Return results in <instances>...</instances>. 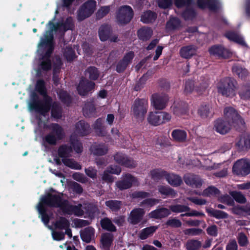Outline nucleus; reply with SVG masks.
<instances>
[{"label":"nucleus","mask_w":250,"mask_h":250,"mask_svg":"<svg viewBox=\"0 0 250 250\" xmlns=\"http://www.w3.org/2000/svg\"><path fill=\"white\" fill-rule=\"evenodd\" d=\"M64 55L69 61L72 60L75 57L74 52L70 47H66L64 50Z\"/></svg>","instance_id":"obj_57"},{"label":"nucleus","mask_w":250,"mask_h":250,"mask_svg":"<svg viewBox=\"0 0 250 250\" xmlns=\"http://www.w3.org/2000/svg\"><path fill=\"white\" fill-rule=\"evenodd\" d=\"M170 213V212L168 209L161 208L151 211L148 214V216L153 218H161L168 216Z\"/></svg>","instance_id":"obj_25"},{"label":"nucleus","mask_w":250,"mask_h":250,"mask_svg":"<svg viewBox=\"0 0 250 250\" xmlns=\"http://www.w3.org/2000/svg\"><path fill=\"white\" fill-rule=\"evenodd\" d=\"M63 195L61 193L57 194L53 189L51 192L46 193L41 198L40 202L37 206L38 211L41 216L42 221L47 226L49 218L46 213L45 206L60 208L64 213L81 216L86 214L85 217L93 218L99 214L96 207L89 204H79L77 205H72L68 202L63 199Z\"/></svg>","instance_id":"obj_1"},{"label":"nucleus","mask_w":250,"mask_h":250,"mask_svg":"<svg viewBox=\"0 0 250 250\" xmlns=\"http://www.w3.org/2000/svg\"><path fill=\"white\" fill-rule=\"evenodd\" d=\"M184 179L186 184L193 188H199L203 184L201 178L198 176L193 174H186L185 175Z\"/></svg>","instance_id":"obj_19"},{"label":"nucleus","mask_w":250,"mask_h":250,"mask_svg":"<svg viewBox=\"0 0 250 250\" xmlns=\"http://www.w3.org/2000/svg\"><path fill=\"white\" fill-rule=\"evenodd\" d=\"M157 229V227L154 226L143 229L140 234V238L143 240L146 239L155 232Z\"/></svg>","instance_id":"obj_38"},{"label":"nucleus","mask_w":250,"mask_h":250,"mask_svg":"<svg viewBox=\"0 0 250 250\" xmlns=\"http://www.w3.org/2000/svg\"><path fill=\"white\" fill-rule=\"evenodd\" d=\"M224 114L225 117L228 120L231 121V123L234 126L237 125H244V121L241 118L238 113L233 108L231 107H226L224 110Z\"/></svg>","instance_id":"obj_14"},{"label":"nucleus","mask_w":250,"mask_h":250,"mask_svg":"<svg viewBox=\"0 0 250 250\" xmlns=\"http://www.w3.org/2000/svg\"><path fill=\"white\" fill-rule=\"evenodd\" d=\"M55 228L64 229L69 227V222L65 218L61 217L54 224Z\"/></svg>","instance_id":"obj_34"},{"label":"nucleus","mask_w":250,"mask_h":250,"mask_svg":"<svg viewBox=\"0 0 250 250\" xmlns=\"http://www.w3.org/2000/svg\"><path fill=\"white\" fill-rule=\"evenodd\" d=\"M51 115L52 117L55 119H59L62 116V112L56 103L53 104L51 109Z\"/></svg>","instance_id":"obj_48"},{"label":"nucleus","mask_w":250,"mask_h":250,"mask_svg":"<svg viewBox=\"0 0 250 250\" xmlns=\"http://www.w3.org/2000/svg\"><path fill=\"white\" fill-rule=\"evenodd\" d=\"M48 128L51 132L45 137V140L49 144L55 145L58 141L63 137V129L57 124H52L48 126Z\"/></svg>","instance_id":"obj_9"},{"label":"nucleus","mask_w":250,"mask_h":250,"mask_svg":"<svg viewBox=\"0 0 250 250\" xmlns=\"http://www.w3.org/2000/svg\"><path fill=\"white\" fill-rule=\"evenodd\" d=\"M89 130V126L84 121H80L76 125V133L81 136L86 135Z\"/></svg>","instance_id":"obj_27"},{"label":"nucleus","mask_w":250,"mask_h":250,"mask_svg":"<svg viewBox=\"0 0 250 250\" xmlns=\"http://www.w3.org/2000/svg\"><path fill=\"white\" fill-rule=\"evenodd\" d=\"M110 34V27L107 25H102L99 30V35L102 41L107 40Z\"/></svg>","instance_id":"obj_32"},{"label":"nucleus","mask_w":250,"mask_h":250,"mask_svg":"<svg viewBox=\"0 0 250 250\" xmlns=\"http://www.w3.org/2000/svg\"><path fill=\"white\" fill-rule=\"evenodd\" d=\"M71 144L73 147L74 150L77 153H80L82 151V146L78 140L74 139V136L72 135L70 138Z\"/></svg>","instance_id":"obj_49"},{"label":"nucleus","mask_w":250,"mask_h":250,"mask_svg":"<svg viewBox=\"0 0 250 250\" xmlns=\"http://www.w3.org/2000/svg\"><path fill=\"white\" fill-rule=\"evenodd\" d=\"M151 175L154 179L164 177L169 184L173 187L179 186L182 183L181 177L174 173H169L159 170H154L151 172Z\"/></svg>","instance_id":"obj_6"},{"label":"nucleus","mask_w":250,"mask_h":250,"mask_svg":"<svg viewBox=\"0 0 250 250\" xmlns=\"http://www.w3.org/2000/svg\"><path fill=\"white\" fill-rule=\"evenodd\" d=\"M121 171V168L116 166H112L108 167L102 175V179L108 182H112L114 180L112 174H119Z\"/></svg>","instance_id":"obj_18"},{"label":"nucleus","mask_w":250,"mask_h":250,"mask_svg":"<svg viewBox=\"0 0 250 250\" xmlns=\"http://www.w3.org/2000/svg\"><path fill=\"white\" fill-rule=\"evenodd\" d=\"M114 159L119 164L124 165L125 167H133L135 166L134 163L122 153H117L114 156Z\"/></svg>","instance_id":"obj_23"},{"label":"nucleus","mask_w":250,"mask_h":250,"mask_svg":"<svg viewBox=\"0 0 250 250\" xmlns=\"http://www.w3.org/2000/svg\"><path fill=\"white\" fill-rule=\"evenodd\" d=\"M96 6V2L93 0H89L85 2L78 14V19L82 21L89 17L95 11Z\"/></svg>","instance_id":"obj_11"},{"label":"nucleus","mask_w":250,"mask_h":250,"mask_svg":"<svg viewBox=\"0 0 250 250\" xmlns=\"http://www.w3.org/2000/svg\"><path fill=\"white\" fill-rule=\"evenodd\" d=\"M218 92L226 97H232L236 94V83L230 78L221 80L217 84Z\"/></svg>","instance_id":"obj_5"},{"label":"nucleus","mask_w":250,"mask_h":250,"mask_svg":"<svg viewBox=\"0 0 250 250\" xmlns=\"http://www.w3.org/2000/svg\"><path fill=\"white\" fill-rule=\"evenodd\" d=\"M198 114L203 118H207L211 115V108L209 105H202L198 109Z\"/></svg>","instance_id":"obj_37"},{"label":"nucleus","mask_w":250,"mask_h":250,"mask_svg":"<svg viewBox=\"0 0 250 250\" xmlns=\"http://www.w3.org/2000/svg\"><path fill=\"white\" fill-rule=\"evenodd\" d=\"M73 178L76 181L82 182L85 183L87 181V179L81 173L76 172L73 174Z\"/></svg>","instance_id":"obj_62"},{"label":"nucleus","mask_w":250,"mask_h":250,"mask_svg":"<svg viewBox=\"0 0 250 250\" xmlns=\"http://www.w3.org/2000/svg\"><path fill=\"white\" fill-rule=\"evenodd\" d=\"M72 149L71 147L66 145H62L58 149V155L60 159L55 158L54 161L57 165H60L62 162L65 166L75 169H81V166L73 159L69 158Z\"/></svg>","instance_id":"obj_4"},{"label":"nucleus","mask_w":250,"mask_h":250,"mask_svg":"<svg viewBox=\"0 0 250 250\" xmlns=\"http://www.w3.org/2000/svg\"><path fill=\"white\" fill-rule=\"evenodd\" d=\"M103 121L101 119H98L93 125L95 131L99 135H104V127H103Z\"/></svg>","instance_id":"obj_44"},{"label":"nucleus","mask_w":250,"mask_h":250,"mask_svg":"<svg viewBox=\"0 0 250 250\" xmlns=\"http://www.w3.org/2000/svg\"><path fill=\"white\" fill-rule=\"evenodd\" d=\"M152 35V30L148 27H144L138 31V36L140 39L143 41L148 40Z\"/></svg>","instance_id":"obj_28"},{"label":"nucleus","mask_w":250,"mask_h":250,"mask_svg":"<svg viewBox=\"0 0 250 250\" xmlns=\"http://www.w3.org/2000/svg\"><path fill=\"white\" fill-rule=\"evenodd\" d=\"M168 101V97L166 94H154L151 98V105L155 109L162 110L166 107Z\"/></svg>","instance_id":"obj_12"},{"label":"nucleus","mask_w":250,"mask_h":250,"mask_svg":"<svg viewBox=\"0 0 250 250\" xmlns=\"http://www.w3.org/2000/svg\"><path fill=\"white\" fill-rule=\"evenodd\" d=\"M202 232V229L196 228L188 229L184 230L185 234L191 236L199 235Z\"/></svg>","instance_id":"obj_55"},{"label":"nucleus","mask_w":250,"mask_h":250,"mask_svg":"<svg viewBox=\"0 0 250 250\" xmlns=\"http://www.w3.org/2000/svg\"><path fill=\"white\" fill-rule=\"evenodd\" d=\"M54 64V77L53 80L55 83H57L58 78L55 76V73L59 72L62 65V62L59 57H56Z\"/></svg>","instance_id":"obj_46"},{"label":"nucleus","mask_w":250,"mask_h":250,"mask_svg":"<svg viewBox=\"0 0 250 250\" xmlns=\"http://www.w3.org/2000/svg\"><path fill=\"white\" fill-rule=\"evenodd\" d=\"M136 183L137 180L135 178L127 174L124 176L123 180L117 182L116 185L119 189H125L129 188Z\"/></svg>","instance_id":"obj_15"},{"label":"nucleus","mask_w":250,"mask_h":250,"mask_svg":"<svg viewBox=\"0 0 250 250\" xmlns=\"http://www.w3.org/2000/svg\"><path fill=\"white\" fill-rule=\"evenodd\" d=\"M73 27V23L71 18L66 19L64 23H58L57 25L54 24L52 21L48 23L47 25L48 31L46 32L44 37L41 39L40 42L38 45V53L41 56L42 55V57L39 62L37 76L41 75V70L46 71L51 68L49 57L53 50V33H63L68 30L72 29Z\"/></svg>","instance_id":"obj_2"},{"label":"nucleus","mask_w":250,"mask_h":250,"mask_svg":"<svg viewBox=\"0 0 250 250\" xmlns=\"http://www.w3.org/2000/svg\"><path fill=\"white\" fill-rule=\"evenodd\" d=\"M110 7L109 6H103L100 8L96 13L98 19H101L106 16L109 12Z\"/></svg>","instance_id":"obj_51"},{"label":"nucleus","mask_w":250,"mask_h":250,"mask_svg":"<svg viewBox=\"0 0 250 250\" xmlns=\"http://www.w3.org/2000/svg\"><path fill=\"white\" fill-rule=\"evenodd\" d=\"M36 90L43 96V101H37L36 95L33 93L31 95L32 101L28 103V107L30 110H35L40 113L42 117L45 118L46 114H47L50 109L51 99L46 94L44 83L42 80L37 81L36 85Z\"/></svg>","instance_id":"obj_3"},{"label":"nucleus","mask_w":250,"mask_h":250,"mask_svg":"<svg viewBox=\"0 0 250 250\" xmlns=\"http://www.w3.org/2000/svg\"><path fill=\"white\" fill-rule=\"evenodd\" d=\"M219 190L214 187L210 186L203 191L202 195L205 196H213L219 194Z\"/></svg>","instance_id":"obj_42"},{"label":"nucleus","mask_w":250,"mask_h":250,"mask_svg":"<svg viewBox=\"0 0 250 250\" xmlns=\"http://www.w3.org/2000/svg\"><path fill=\"white\" fill-rule=\"evenodd\" d=\"M145 211L143 209L140 208L133 209L130 213L128 221L134 225L139 223L142 220Z\"/></svg>","instance_id":"obj_20"},{"label":"nucleus","mask_w":250,"mask_h":250,"mask_svg":"<svg viewBox=\"0 0 250 250\" xmlns=\"http://www.w3.org/2000/svg\"><path fill=\"white\" fill-rule=\"evenodd\" d=\"M112 241L113 235L111 234L106 233L103 234L101 240L102 247L105 250L108 249Z\"/></svg>","instance_id":"obj_31"},{"label":"nucleus","mask_w":250,"mask_h":250,"mask_svg":"<svg viewBox=\"0 0 250 250\" xmlns=\"http://www.w3.org/2000/svg\"><path fill=\"white\" fill-rule=\"evenodd\" d=\"M156 18V14L150 11L144 12L141 17V21L145 23L152 22Z\"/></svg>","instance_id":"obj_33"},{"label":"nucleus","mask_w":250,"mask_h":250,"mask_svg":"<svg viewBox=\"0 0 250 250\" xmlns=\"http://www.w3.org/2000/svg\"><path fill=\"white\" fill-rule=\"evenodd\" d=\"M208 51L210 55L219 57L227 58L230 55V52L222 46H212L209 48Z\"/></svg>","instance_id":"obj_17"},{"label":"nucleus","mask_w":250,"mask_h":250,"mask_svg":"<svg viewBox=\"0 0 250 250\" xmlns=\"http://www.w3.org/2000/svg\"><path fill=\"white\" fill-rule=\"evenodd\" d=\"M94 235V230L91 227H88L82 231L81 236L82 240L86 242L89 243L93 238Z\"/></svg>","instance_id":"obj_26"},{"label":"nucleus","mask_w":250,"mask_h":250,"mask_svg":"<svg viewBox=\"0 0 250 250\" xmlns=\"http://www.w3.org/2000/svg\"><path fill=\"white\" fill-rule=\"evenodd\" d=\"M133 15V10L130 6H121L117 13V22L120 25L126 24L131 20Z\"/></svg>","instance_id":"obj_10"},{"label":"nucleus","mask_w":250,"mask_h":250,"mask_svg":"<svg viewBox=\"0 0 250 250\" xmlns=\"http://www.w3.org/2000/svg\"><path fill=\"white\" fill-rule=\"evenodd\" d=\"M167 225L172 227H179L182 223L180 221L176 218H172L168 220L167 222Z\"/></svg>","instance_id":"obj_58"},{"label":"nucleus","mask_w":250,"mask_h":250,"mask_svg":"<svg viewBox=\"0 0 250 250\" xmlns=\"http://www.w3.org/2000/svg\"><path fill=\"white\" fill-rule=\"evenodd\" d=\"M226 37L229 40L233 41L239 44L244 45L245 43L243 38L240 35L234 32H228L226 34Z\"/></svg>","instance_id":"obj_36"},{"label":"nucleus","mask_w":250,"mask_h":250,"mask_svg":"<svg viewBox=\"0 0 250 250\" xmlns=\"http://www.w3.org/2000/svg\"><path fill=\"white\" fill-rule=\"evenodd\" d=\"M210 213L212 216L217 219L226 218L228 216L226 213L219 210H212Z\"/></svg>","instance_id":"obj_56"},{"label":"nucleus","mask_w":250,"mask_h":250,"mask_svg":"<svg viewBox=\"0 0 250 250\" xmlns=\"http://www.w3.org/2000/svg\"><path fill=\"white\" fill-rule=\"evenodd\" d=\"M231 195L235 200L238 203H244L246 202V198L240 192L235 191L231 192Z\"/></svg>","instance_id":"obj_54"},{"label":"nucleus","mask_w":250,"mask_h":250,"mask_svg":"<svg viewBox=\"0 0 250 250\" xmlns=\"http://www.w3.org/2000/svg\"><path fill=\"white\" fill-rule=\"evenodd\" d=\"M209 80L207 77H202L200 80V86L197 89L199 92H201L206 89L208 85Z\"/></svg>","instance_id":"obj_52"},{"label":"nucleus","mask_w":250,"mask_h":250,"mask_svg":"<svg viewBox=\"0 0 250 250\" xmlns=\"http://www.w3.org/2000/svg\"><path fill=\"white\" fill-rule=\"evenodd\" d=\"M158 3L159 7L167 8L171 5L172 0H159Z\"/></svg>","instance_id":"obj_63"},{"label":"nucleus","mask_w":250,"mask_h":250,"mask_svg":"<svg viewBox=\"0 0 250 250\" xmlns=\"http://www.w3.org/2000/svg\"><path fill=\"white\" fill-rule=\"evenodd\" d=\"M240 96L242 99L245 100L250 98V83L243 87L240 93Z\"/></svg>","instance_id":"obj_53"},{"label":"nucleus","mask_w":250,"mask_h":250,"mask_svg":"<svg viewBox=\"0 0 250 250\" xmlns=\"http://www.w3.org/2000/svg\"><path fill=\"white\" fill-rule=\"evenodd\" d=\"M148 106V102L146 100H136L132 106L131 112L136 119L142 121L147 112Z\"/></svg>","instance_id":"obj_7"},{"label":"nucleus","mask_w":250,"mask_h":250,"mask_svg":"<svg viewBox=\"0 0 250 250\" xmlns=\"http://www.w3.org/2000/svg\"><path fill=\"white\" fill-rule=\"evenodd\" d=\"M52 235L53 239L57 241H60L64 238V233L62 232L52 230Z\"/></svg>","instance_id":"obj_60"},{"label":"nucleus","mask_w":250,"mask_h":250,"mask_svg":"<svg viewBox=\"0 0 250 250\" xmlns=\"http://www.w3.org/2000/svg\"><path fill=\"white\" fill-rule=\"evenodd\" d=\"M170 208L172 211L176 213L189 211L190 210L188 206L180 205L171 206Z\"/></svg>","instance_id":"obj_45"},{"label":"nucleus","mask_w":250,"mask_h":250,"mask_svg":"<svg viewBox=\"0 0 250 250\" xmlns=\"http://www.w3.org/2000/svg\"><path fill=\"white\" fill-rule=\"evenodd\" d=\"M134 56V53L132 51L126 54L123 60L118 63L116 68L117 71L119 72L123 71L128 64L130 62Z\"/></svg>","instance_id":"obj_21"},{"label":"nucleus","mask_w":250,"mask_h":250,"mask_svg":"<svg viewBox=\"0 0 250 250\" xmlns=\"http://www.w3.org/2000/svg\"><path fill=\"white\" fill-rule=\"evenodd\" d=\"M194 82L192 81L186 82L185 87V92L186 93H191L194 89Z\"/></svg>","instance_id":"obj_61"},{"label":"nucleus","mask_w":250,"mask_h":250,"mask_svg":"<svg viewBox=\"0 0 250 250\" xmlns=\"http://www.w3.org/2000/svg\"><path fill=\"white\" fill-rule=\"evenodd\" d=\"M207 233L208 234L213 236H216L217 235L218 230L217 228L215 225H212L210 227H209L207 229Z\"/></svg>","instance_id":"obj_64"},{"label":"nucleus","mask_w":250,"mask_h":250,"mask_svg":"<svg viewBox=\"0 0 250 250\" xmlns=\"http://www.w3.org/2000/svg\"><path fill=\"white\" fill-rule=\"evenodd\" d=\"M101 226L103 229L109 231H115L116 228L113 225L111 220L108 218H104L101 221Z\"/></svg>","instance_id":"obj_39"},{"label":"nucleus","mask_w":250,"mask_h":250,"mask_svg":"<svg viewBox=\"0 0 250 250\" xmlns=\"http://www.w3.org/2000/svg\"><path fill=\"white\" fill-rule=\"evenodd\" d=\"M196 47L194 45H188L182 47L180 50V54L182 58L189 59L196 53Z\"/></svg>","instance_id":"obj_24"},{"label":"nucleus","mask_w":250,"mask_h":250,"mask_svg":"<svg viewBox=\"0 0 250 250\" xmlns=\"http://www.w3.org/2000/svg\"><path fill=\"white\" fill-rule=\"evenodd\" d=\"M159 191L163 195L171 196V197H174L176 193L175 191L167 187L160 186L158 187Z\"/></svg>","instance_id":"obj_41"},{"label":"nucleus","mask_w":250,"mask_h":250,"mask_svg":"<svg viewBox=\"0 0 250 250\" xmlns=\"http://www.w3.org/2000/svg\"><path fill=\"white\" fill-rule=\"evenodd\" d=\"M106 205L109 207L112 210L116 211L118 210L121 205V203L118 201L110 200L106 202Z\"/></svg>","instance_id":"obj_50"},{"label":"nucleus","mask_w":250,"mask_h":250,"mask_svg":"<svg viewBox=\"0 0 250 250\" xmlns=\"http://www.w3.org/2000/svg\"><path fill=\"white\" fill-rule=\"evenodd\" d=\"M171 119L170 114L165 112H150L147 117L148 123L154 126L165 124L170 121Z\"/></svg>","instance_id":"obj_8"},{"label":"nucleus","mask_w":250,"mask_h":250,"mask_svg":"<svg viewBox=\"0 0 250 250\" xmlns=\"http://www.w3.org/2000/svg\"><path fill=\"white\" fill-rule=\"evenodd\" d=\"M236 145L238 148L242 150L248 149L250 147V136L249 135L242 136Z\"/></svg>","instance_id":"obj_29"},{"label":"nucleus","mask_w":250,"mask_h":250,"mask_svg":"<svg viewBox=\"0 0 250 250\" xmlns=\"http://www.w3.org/2000/svg\"><path fill=\"white\" fill-rule=\"evenodd\" d=\"M214 128L216 131L220 134H224L230 130V125L227 121L218 120L215 123Z\"/></svg>","instance_id":"obj_22"},{"label":"nucleus","mask_w":250,"mask_h":250,"mask_svg":"<svg viewBox=\"0 0 250 250\" xmlns=\"http://www.w3.org/2000/svg\"><path fill=\"white\" fill-rule=\"evenodd\" d=\"M239 244L241 246H246L248 244L247 236L243 233H240L238 236Z\"/></svg>","instance_id":"obj_59"},{"label":"nucleus","mask_w":250,"mask_h":250,"mask_svg":"<svg viewBox=\"0 0 250 250\" xmlns=\"http://www.w3.org/2000/svg\"><path fill=\"white\" fill-rule=\"evenodd\" d=\"M91 152L95 155H102L105 154L107 149L104 145L94 144L90 148Z\"/></svg>","instance_id":"obj_30"},{"label":"nucleus","mask_w":250,"mask_h":250,"mask_svg":"<svg viewBox=\"0 0 250 250\" xmlns=\"http://www.w3.org/2000/svg\"><path fill=\"white\" fill-rule=\"evenodd\" d=\"M201 246L200 241L195 240L188 241L186 244L187 250H197Z\"/></svg>","instance_id":"obj_43"},{"label":"nucleus","mask_w":250,"mask_h":250,"mask_svg":"<svg viewBox=\"0 0 250 250\" xmlns=\"http://www.w3.org/2000/svg\"><path fill=\"white\" fill-rule=\"evenodd\" d=\"M233 170L238 175L248 174L250 172V161L243 159L237 161L233 166Z\"/></svg>","instance_id":"obj_13"},{"label":"nucleus","mask_w":250,"mask_h":250,"mask_svg":"<svg viewBox=\"0 0 250 250\" xmlns=\"http://www.w3.org/2000/svg\"><path fill=\"white\" fill-rule=\"evenodd\" d=\"M85 75L88 76L90 79L96 80L98 77L99 74L96 68L91 67L87 69Z\"/></svg>","instance_id":"obj_47"},{"label":"nucleus","mask_w":250,"mask_h":250,"mask_svg":"<svg viewBox=\"0 0 250 250\" xmlns=\"http://www.w3.org/2000/svg\"><path fill=\"white\" fill-rule=\"evenodd\" d=\"M94 86V83L87 80H82L77 87V91L80 95L84 96L93 89Z\"/></svg>","instance_id":"obj_16"},{"label":"nucleus","mask_w":250,"mask_h":250,"mask_svg":"<svg viewBox=\"0 0 250 250\" xmlns=\"http://www.w3.org/2000/svg\"><path fill=\"white\" fill-rule=\"evenodd\" d=\"M172 136L174 140L183 142L187 138V133L184 130L177 129L172 131Z\"/></svg>","instance_id":"obj_35"},{"label":"nucleus","mask_w":250,"mask_h":250,"mask_svg":"<svg viewBox=\"0 0 250 250\" xmlns=\"http://www.w3.org/2000/svg\"><path fill=\"white\" fill-rule=\"evenodd\" d=\"M173 113L176 116H180L186 112V107H183L181 104H175L171 107Z\"/></svg>","instance_id":"obj_40"}]
</instances>
